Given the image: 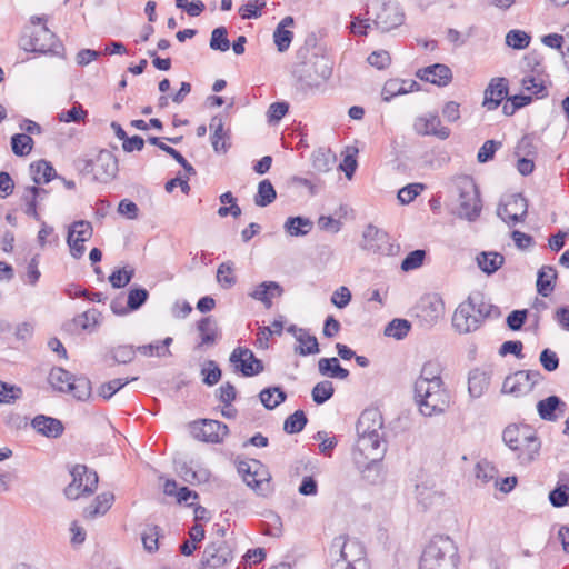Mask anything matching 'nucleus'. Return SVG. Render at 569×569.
<instances>
[{
	"label": "nucleus",
	"mask_w": 569,
	"mask_h": 569,
	"mask_svg": "<svg viewBox=\"0 0 569 569\" xmlns=\"http://www.w3.org/2000/svg\"><path fill=\"white\" fill-rule=\"evenodd\" d=\"M33 140L29 134L17 133L11 138V148L17 156H27L31 152Z\"/></svg>",
	"instance_id": "nucleus-52"
},
{
	"label": "nucleus",
	"mask_w": 569,
	"mask_h": 569,
	"mask_svg": "<svg viewBox=\"0 0 569 569\" xmlns=\"http://www.w3.org/2000/svg\"><path fill=\"white\" fill-rule=\"evenodd\" d=\"M31 426L38 433L48 438H58L63 432V425L60 420L43 415L36 416Z\"/></svg>",
	"instance_id": "nucleus-26"
},
{
	"label": "nucleus",
	"mask_w": 569,
	"mask_h": 569,
	"mask_svg": "<svg viewBox=\"0 0 569 569\" xmlns=\"http://www.w3.org/2000/svg\"><path fill=\"white\" fill-rule=\"evenodd\" d=\"M149 297V292L144 288H132L128 292L127 307L129 310H138Z\"/></svg>",
	"instance_id": "nucleus-64"
},
{
	"label": "nucleus",
	"mask_w": 569,
	"mask_h": 569,
	"mask_svg": "<svg viewBox=\"0 0 569 569\" xmlns=\"http://www.w3.org/2000/svg\"><path fill=\"white\" fill-rule=\"evenodd\" d=\"M197 329L200 333L201 341L198 348L202 346H213L219 338L218 322L211 316L204 317L197 323Z\"/></svg>",
	"instance_id": "nucleus-30"
},
{
	"label": "nucleus",
	"mask_w": 569,
	"mask_h": 569,
	"mask_svg": "<svg viewBox=\"0 0 569 569\" xmlns=\"http://www.w3.org/2000/svg\"><path fill=\"white\" fill-rule=\"evenodd\" d=\"M452 188L457 194V217L470 222L476 221L480 217L482 202L475 180L469 176H459L453 180Z\"/></svg>",
	"instance_id": "nucleus-6"
},
{
	"label": "nucleus",
	"mask_w": 569,
	"mask_h": 569,
	"mask_svg": "<svg viewBox=\"0 0 569 569\" xmlns=\"http://www.w3.org/2000/svg\"><path fill=\"white\" fill-rule=\"evenodd\" d=\"M34 183L41 184L49 182L56 174L54 168L46 160H39L30 166Z\"/></svg>",
	"instance_id": "nucleus-44"
},
{
	"label": "nucleus",
	"mask_w": 569,
	"mask_h": 569,
	"mask_svg": "<svg viewBox=\"0 0 569 569\" xmlns=\"http://www.w3.org/2000/svg\"><path fill=\"white\" fill-rule=\"evenodd\" d=\"M283 292L281 286L276 281H263L258 284L249 296L258 301H261L266 308H270L272 306L271 299L273 297H280Z\"/></svg>",
	"instance_id": "nucleus-28"
},
{
	"label": "nucleus",
	"mask_w": 569,
	"mask_h": 569,
	"mask_svg": "<svg viewBox=\"0 0 569 569\" xmlns=\"http://www.w3.org/2000/svg\"><path fill=\"white\" fill-rule=\"evenodd\" d=\"M228 431L227 425L211 419H204L192 427L194 438L212 443L220 442L223 437L227 436Z\"/></svg>",
	"instance_id": "nucleus-22"
},
{
	"label": "nucleus",
	"mask_w": 569,
	"mask_h": 569,
	"mask_svg": "<svg viewBox=\"0 0 569 569\" xmlns=\"http://www.w3.org/2000/svg\"><path fill=\"white\" fill-rule=\"evenodd\" d=\"M229 360L234 371L241 372L244 377H252L263 371L262 361L248 348L237 347Z\"/></svg>",
	"instance_id": "nucleus-15"
},
{
	"label": "nucleus",
	"mask_w": 569,
	"mask_h": 569,
	"mask_svg": "<svg viewBox=\"0 0 569 569\" xmlns=\"http://www.w3.org/2000/svg\"><path fill=\"white\" fill-rule=\"evenodd\" d=\"M91 170L97 181L110 182L117 177L119 170L118 159L111 151L102 150L93 161Z\"/></svg>",
	"instance_id": "nucleus-20"
},
{
	"label": "nucleus",
	"mask_w": 569,
	"mask_h": 569,
	"mask_svg": "<svg viewBox=\"0 0 569 569\" xmlns=\"http://www.w3.org/2000/svg\"><path fill=\"white\" fill-rule=\"evenodd\" d=\"M458 546L448 536H435L425 547L419 569H458Z\"/></svg>",
	"instance_id": "nucleus-4"
},
{
	"label": "nucleus",
	"mask_w": 569,
	"mask_h": 569,
	"mask_svg": "<svg viewBox=\"0 0 569 569\" xmlns=\"http://www.w3.org/2000/svg\"><path fill=\"white\" fill-rule=\"evenodd\" d=\"M443 313L445 303L437 295L422 297L416 307V316L425 326H433Z\"/></svg>",
	"instance_id": "nucleus-17"
},
{
	"label": "nucleus",
	"mask_w": 569,
	"mask_h": 569,
	"mask_svg": "<svg viewBox=\"0 0 569 569\" xmlns=\"http://www.w3.org/2000/svg\"><path fill=\"white\" fill-rule=\"evenodd\" d=\"M442 366L439 361L430 360L423 363L419 377L415 383H435L445 385L442 380Z\"/></svg>",
	"instance_id": "nucleus-31"
},
{
	"label": "nucleus",
	"mask_w": 569,
	"mask_h": 569,
	"mask_svg": "<svg viewBox=\"0 0 569 569\" xmlns=\"http://www.w3.org/2000/svg\"><path fill=\"white\" fill-rule=\"evenodd\" d=\"M567 405L557 396H549L546 399L538 401L537 411L539 417L546 421H556L558 419L557 410L565 413Z\"/></svg>",
	"instance_id": "nucleus-27"
},
{
	"label": "nucleus",
	"mask_w": 569,
	"mask_h": 569,
	"mask_svg": "<svg viewBox=\"0 0 569 569\" xmlns=\"http://www.w3.org/2000/svg\"><path fill=\"white\" fill-rule=\"evenodd\" d=\"M277 198V191L270 180L264 179L259 182L258 191L254 196V203L258 207H267L272 203Z\"/></svg>",
	"instance_id": "nucleus-47"
},
{
	"label": "nucleus",
	"mask_w": 569,
	"mask_h": 569,
	"mask_svg": "<svg viewBox=\"0 0 569 569\" xmlns=\"http://www.w3.org/2000/svg\"><path fill=\"white\" fill-rule=\"evenodd\" d=\"M361 246L362 249L372 253L382 256H391L395 253V247L390 242L388 233L372 224L366 227Z\"/></svg>",
	"instance_id": "nucleus-13"
},
{
	"label": "nucleus",
	"mask_w": 569,
	"mask_h": 569,
	"mask_svg": "<svg viewBox=\"0 0 569 569\" xmlns=\"http://www.w3.org/2000/svg\"><path fill=\"white\" fill-rule=\"evenodd\" d=\"M415 131L420 136H433L440 140H446L450 137V129L442 126L439 116L435 112H428L418 117L413 123Z\"/></svg>",
	"instance_id": "nucleus-21"
},
{
	"label": "nucleus",
	"mask_w": 569,
	"mask_h": 569,
	"mask_svg": "<svg viewBox=\"0 0 569 569\" xmlns=\"http://www.w3.org/2000/svg\"><path fill=\"white\" fill-rule=\"evenodd\" d=\"M23 395L19 386L0 380V403H14Z\"/></svg>",
	"instance_id": "nucleus-57"
},
{
	"label": "nucleus",
	"mask_w": 569,
	"mask_h": 569,
	"mask_svg": "<svg viewBox=\"0 0 569 569\" xmlns=\"http://www.w3.org/2000/svg\"><path fill=\"white\" fill-rule=\"evenodd\" d=\"M266 4L267 0H248L239 8V14L242 19H257L262 16Z\"/></svg>",
	"instance_id": "nucleus-56"
},
{
	"label": "nucleus",
	"mask_w": 569,
	"mask_h": 569,
	"mask_svg": "<svg viewBox=\"0 0 569 569\" xmlns=\"http://www.w3.org/2000/svg\"><path fill=\"white\" fill-rule=\"evenodd\" d=\"M40 192H46V189L36 187V186H31V187L26 188L23 197H22L23 201L26 202V210H24L26 214L34 218L36 220H40V216L37 211V200H38V197L40 196Z\"/></svg>",
	"instance_id": "nucleus-48"
},
{
	"label": "nucleus",
	"mask_w": 569,
	"mask_h": 569,
	"mask_svg": "<svg viewBox=\"0 0 569 569\" xmlns=\"http://www.w3.org/2000/svg\"><path fill=\"white\" fill-rule=\"evenodd\" d=\"M426 186L423 183H410L398 191V200L402 204H408L416 199L423 190Z\"/></svg>",
	"instance_id": "nucleus-60"
},
{
	"label": "nucleus",
	"mask_w": 569,
	"mask_h": 569,
	"mask_svg": "<svg viewBox=\"0 0 569 569\" xmlns=\"http://www.w3.org/2000/svg\"><path fill=\"white\" fill-rule=\"evenodd\" d=\"M210 129L213 131L211 136V144L213 150L218 153H226L230 147V143H228V136L223 130L222 119L218 116H214L210 120Z\"/></svg>",
	"instance_id": "nucleus-32"
},
{
	"label": "nucleus",
	"mask_w": 569,
	"mask_h": 569,
	"mask_svg": "<svg viewBox=\"0 0 569 569\" xmlns=\"http://www.w3.org/2000/svg\"><path fill=\"white\" fill-rule=\"evenodd\" d=\"M313 227V222L305 217H290L286 220L283 229L291 237H302L308 234Z\"/></svg>",
	"instance_id": "nucleus-39"
},
{
	"label": "nucleus",
	"mask_w": 569,
	"mask_h": 569,
	"mask_svg": "<svg viewBox=\"0 0 569 569\" xmlns=\"http://www.w3.org/2000/svg\"><path fill=\"white\" fill-rule=\"evenodd\" d=\"M101 313L97 309H89L74 318L76 326L92 331L100 322Z\"/></svg>",
	"instance_id": "nucleus-51"
},
{
	"label": "nucleus",
	"mask_w": 569,
	"mask_h": 569,
	"mask_svg": "<svg viewBox=\"0 0 569 569\" xmlns=\"http://www.w3.org/2000/svg\"><path fill=\"white\" fill-rule=\"evenodd\" d=\"M383 420L378 409H366L361 412L357 422L358 436L380 435Z\"/></svg>",
	"instance_id": "nucleus-23"
},
{
	"label": "nucleus",
	"mask_w": 569,
	"mask_h": 569,
	"mask_svg": "<svg viewBox=\"0 0 569 569\" xmlns=\"http://www.w3.org/2000/svg\"><path fill=\"white\" fill-rule=\"evenodd\" d=\"M318 370L320 375L345 380L349 377V371L340 366L339 360L336 357L321 358L318 361Z\"/></svg>",
	"instance_id": "nucleus-37"
},
{
	"label": "nucleus",
	"mask_w": 569,
	"mask_h": 569,
	"mask_svg": "<svg viewBox=\"0 0 569 569\" xmlns=\"http://www.w3.org/2000/svg\"><path fill=\"white\" fill-rule=\"evenodd\" d=\"M210 48L222 52L229 50L230 41L228 39V31L224 27L213 29L210 39Z\"/></svg>",
	"instance_id": "nucleus-58"
},
{
	"label": "nucleus",
	"mask_w": 569,
	"mask_h": 569,
	"mask_svg": "<svg viewBox=\"0 0 569 569\" xmlns=\"http://www.w3.org/2000/svg\"><path fill=\"white\" fill-rule=\"evenodd\" d=\"M295 24V20L291 16L284 17L276 30L273 31V42L279 52H286L293 39V32L288 30V28Z\"/></svg>",
	"instance_id": "nucleus-29"
},
{
	"label": "nucleus",
	"mask_w": 569,
	"mask_h": 569,
	"mask_svg": "<svg viewBox=\"0 0 569 569\" xmlns=\"http://www.w3.org/2000/svg\"><path fill=\"white\" fill-rule=\"evenodd\" d=\"M557 271L551 266H542L538 271L537 291L542 297H548L555 290Z\"/></svg>",
	"instance_id": "nucleus-36"
},
{
	"label": "nucleus",
	"mask_w": 569,
	"mask_h": 569,
	"mask_svg": "<svg viewBox=\"0 0 569 569\" xmlns=\"http://www.w3.org/2000/svg\"><path fill=\"white\" fill-rule=\"evenodd\" d=\"M366 16L368 18L365 19H361L360 16H351L353 19L349 26L351 33L367 36L371 28L370 21L377 29L388 32L401 26L405 20V14L397 3L381 2L380 0H372L367 6Z\"/></svg>",
	"instance_id": "nucleus-1"
},
{
	"label": "nucleus",
	"mask_w": 569,
	"mask_h": 569,
	"mask_svg": "<svg viewBox=\"0 0 569 569\" xmlns=\"http://www.w3.org/2000/svg\"><path fill=\"white\" fill-rule=\"evenodd\" d=\"M505 445L516 453L520 465L535 461L541 449V441L528 425H509L502 432Z\"/></svg>",
	"instance_id": "nucleus-3"
},
{
	"label": "nucleus",
	"mask_w": 569,
	"mask_h": 569,
	"mask_svg": "<svg viewBox=\"0 0 569 569\" xmlns=\"http://www.w3.org/2000/svg\"><path fill=\"white\" fill-rule=\"evenodd\" d=\"M406 81H400L397 79L388 80L381 91L382 99L385 101H390L393 97L399 94H405L412 90L415 86H417L416 81H410V87H406Z\"/></svg>",
	"instance_id": "nucleus-43"
},
{
	"label": "nucleus",
	"mask_w": 569,
	"mask_h": 569,
	"mask_svg": "<svg viewBox=\"0 0 569 569\" xmlns=\"http://www.w3.org/2000/svg\"><path fill=\"white\" fill-rule=\"evenodd\" d=\"M307 422L306 413L302 410H296L284 420L283 430L289 435L299 433L303 430Z\"/></svg>",
	"instance_id": "nucleus-49"
},
{
	"label": "nucleus",
	"mask_w": 569,
	"mask_h": 569,
	"mask_svg": "<svg viewBox=\"0 0 569 569\" xmlns=\"http://www.w3.org/2000/svg\"><path fill=\"white\" fill-rule=\"evenodd\" d=\"M549 501L555 508L569 506V485L558 482L549 492Z\"/></svg>",
	"instance_id": "nucleus-55"
},
{
	"label": "nucleus",
	"mask_w": 569,
	"mask_h": 569,
	"mask_svg": "<svg viewBox=\"0 0 569 569\" xmlns=\"http://www.w3.org/2000/svg\"><path fill=\"white\" fill-rule=\"evenodd\" d=\"M87 116V111L82 108L80 103H74L71 109L63 110L58 113V119L60 122H80L84 120Z\"/></svg>",
	"instance_id": "nucleus-63"
},
{
	"label": "nucleus",
	"mask_w": 569,
	"mask_h": 569,
	"mask_svg": "<svg viewBox=\"0 0 569 569\" xmlns=\"http://www.w3.org/2000/svg\"><path fill=\"white\" fill-rule=\"evenodd\" d=\"M48 382L54 390L70 393L79 401L88 400L91 396V382L88 378L76 377L61 367L50 370Z\"/></svg>",
	"instance_id": "nucleus-7"
},
{
	"label": "nucleus",
	"mask_w": 569,
	"mask_h": 569,
	"mask_svg": "<svg viewBox=\"0 0 569 569\" xmlns=\"http://www.w3.org/2000/svg\"><path fill=\"white\" fill-rule=\"evenodd\" d=\"M259 398L267 409L272 410L286 400L287 395L279 387H270L261 390Z\"/></svg>",
	"instance_id": "nucleus-45"
},
{
	"label": "nucleus",
	"mask_w": 569,
	"mask_h": 569,
	"mask_svg": "<svg viewBox=\"0 0 569 569\" xmlns=\"http://www.w3.org/2000/svg\"><path fill=\"white\" fill-rule=\"evenodd\" d=\"M508 94V86L505 78L492 79L485 91L483 106L488 110H495Z\"/></svg>",
	"instance_id": "nucleus-25"
},
{
	"label": "nucleus",
	"mask_w": 569,
	"mask_h": 569,
	"mask_svg": "<svg viewBox=\"0 0 569 569\" xmlns=\"http://www.w3.org/2000/svg\"><path fill=\"white\" fill-rule=\"evenodd\" d=\"M386 446L381 435L358 436L353 450V459L357 465H375L382 460L386 453Z\"/></svg>",
	"instance_id": "nucleus-9"
},
{
	"label": "nucleus",
	"mask_w": 569,
	"mask_h": 569,
	"mask_svg": "<svg viewBox=\"0 0 569 569\" xmlns=\"http://www.w3.org/2000/svg\"><path fill=\"white\" fill-rule=\"evenodd\" d=\"M531 37L522 30L513 29L506 34V44L516 50L526 49L530 43Z\"/></svg>",
	"instance_id": "nucleus-53"
},
{
	"label": "nucleus",
	"mask_w": 569,
	"mask_h": 569,
	"mask_svg": "<svg viewBox=\"0 0 569 569\" xmlns=\"http://www.w3.org/2000/svg\"><path fill=\"white\" fill-rule=\"evenodd\" d=\"M92 234V224L87 220H78L70 226L67 236V243L70 248V253L74 259H80L84 254V242L89 241Z\"/></svg>",
	"instance_id": "nucleus-14"
},
{
	"label": "nucleus",
	"mask_w": 569,
	"mask_h": 569,
	"mask_svg": "<svg viewBox=\"0 0 569 569\" xmlns=\"http://www.w3.org/2000/svg\"><path fill=\"white\" fill-rule=\"evenodd\" d=\"M330 557L332 569H369L365 547L357 539L336 537L330 546Z\"/></svg>",
	"instance_id": "nucleus-5"
},
{
	"label": "nucleus",
	"mask_w": 569,
	"mask_h": 569,
	"mask_svg": "<svg viewBox=\"0 0 569 569\" xmlns=\"http://www.w3.org/2000/svg\"><path fill=\"white\" fill-rule=\"evenodd\" d=\"M297 79L302 90L318 88L331 76V68L323 57L315 56L309 62L303 63L297 71Z\"/></svg>",
	"instance_id": "nucleus-8"
},
{
	"label": "nucleus",
	"mask_w": 569,
	"mask_h": 569,
	"mask_svg": "<svg viewBox=\"0 0 569 569\" xmlns=\"http://www.w3.org/2000/svg\"><path fill=\"white\" fill-rule=\"evenodd\" d=\"M113 499L114 496L111 492L98 495L93 503L84 509V517L93 519L98 516L104 515L110 509Z\"/></svg>",
	"instance_id": "nucleus-38"
},
{
	"label": "nucleus",
	"mask_w": 569,
	"mask_h": 569,
	"mask_svg": "<svg viewBox=\"0 0 569 569\" xmlns=\"http://www.w3.org/2000/svg\"><path fill=\"white\" fill-rule=\"evenodd\" d=\"M417 76L425 81L439 87L447 86L452 79V72L450 68L442 63H436L417 72Z\"/></svg>",
	"instance_id": "nucleus-24"
},
{
	"label": "nucleus",
	"mask_w": 569,
	"mask_h": 569,
	"mask_svg": "<svg viewBox=\"0 0 569 569\" xmlns=\"http://www.w3.org/2000/svg\"><path fill=\"white\" fill-rule=\"evenodd\" d=\"M201 375L203 376V383L213 386L219 382L222 372L216 361L208 360L201 370Z\"/></svg>",
	"instance_id": "nucleus-62"
},
{
	"label": "nucleus",
	"mask_w": 569,
	"mask_h": 569,
	"mask_svg": "<svg viewBox=\"0 0 569 569\" xmlns=\"http://www.w3.org/2000/svg\"><path fill=\"white\" fill-rule=\"evenodd\" d=\"M333 392L335 388L331 381H320L313 387L311 391L312 400L317 405H322L333 396Z\"/></svg>",
	"instance_id": "nucleus-54"
},
{
	"label": "nucleus",
	"mask_w": 569,
	"mask_h": 569,
	"mask_svg": "<svg viewBox=\"0 0 569 569\" xmlns=\"http://www.w3.org/2000/svg\"><path fill=\"white\" fill-rule=\"evenodd\" d=\"M419 412L425 417H433L443 413L450 407V393L445 385L437 388L432 396L415 402Z\"/></svg>",
	"instance_id": "nucleus-19"
},
{
	"label": "nucleus",
	"mask_w": 569,
	"mask_h": 569,
	"mask_svg": "<svg viewBox=\"0 0 569 569\" xmlns=\"http://www.w3.org/2000/svg\"><path fill=\"white\" fill-rule=\"evenodd\" d=\"M528 211V203L520 193L509 196L505 202L500 203L497 214L508 223H518L523 221Z\"/></svg>",
	"instance_id": "nucleus-18"
},
{
	"label": "nucleus",
	"mask_w": 569,
	"mask_h": 569,
	"mask_svg": "<svg viewBox=\"0 0 569 569\" xmlns=\"http://www.w3.org/2000/svg\"><path fill=\"white\" fill-rule=\"evenodd\" d=\"M476 261L482 272L492 274L502 267L505 257L499 252L482 251L476 257Z\"/></svg>",
	"instance_id": "nucleus-34"
},
{
	"label": "nucleus",
	"mask_w": 569,
	"mask_h": 569,
	"mask_svg": "<svg viewBox=\"0 0 569 569\" xmlns=\"http://www.w3.org/2000/svg\"><path fill=\"white\" fill-rule=\"evenodd\" d=\"M537 67L532 70V74L525 76L521 80L522 88L533 94L542 93L546 90L545 80L541 77L542 69L539 63Z\"/></svg>",
	"instance_id": "nucleus-46"
},
{
	"label": "nucleus",
	"mask_w": 569,
	"mask_h": 569,
	"mask_svg": "<svg viewBox=\"0 0 569 569\" xmlns=\"http://www.w3.org/2000/svg\"><path fill=\"white\" fill-rule=\"evenodd\" d=\"M162 529L157 525H147L141 532V541L146 551L152 553L159 549Z\"/></svg>",
	"instance_id": "nucleus-42"
},
{
	"label": "nucleus",
	"mask_w": 569,
	"mask_h": 569,
	"mask_svg": "<svg viewBox=\"0 0 569 569\" xmlns=\"http://www.w3.org/2000/svg\"><path fill=\"white\" fill-rule=\"evenodd\" d=\"M490 385V376L479 369L471 370L468 377V391L471 398H480Z\"/></svg>",
	"instance_id": "nucleus-33"
},
{
	"label": "nucleus",
	"mask_w": 569,
	"mask_h": 569,
	"mask_svg": "<svg viewBox=\"0 0 569 569\" xmlns=\"http://www.w3.org/2000/svg\"><path fill=\"white\" fill-rule=\"evenodd\" d=\"M239 473L243 481L252 488L258 495L267 496L270 491V475L257 460L251 462H240Z\"/></svg>",
	"instance_id": "nucleus-11"
},
{
	"label": "nucleus",
	"mask_w": 569,
	"mask_h": 569,
	"mask_svg": "<svg viewBox=\"0 0 569 569\" xmlns=\"http://www.w3.org/2000/svg\"><path fill=\"white\" fill-rule=\"evenodd\" d=\"M296 340L299 346L295 348V351L300 356L315 355L319 352L318 340L315 336L310 335L308 330H300Z\"/></svg>",
	"instance_id": "nucleus-41"
},
{
	"label": "nucleus",
	"mask_w": 569,
	"mask_h": 569,
	"mask_svg": "<svg viewBox=\"0 0 569 569\" xmlns=\"http://www.w3.org/2000/svg\"><path fill=\"white\" fill-rule=\"evenodd\" d=\"M499 316L498 307L491 305L482 292L473 291L456 309L452 325L460 333H469L479 329L487 318Z\"/></svg>",
	"instance_id": "nucleus-2"
},
{
	"label": "nucleus",
	"mask_w": 569,
	"mask_h": 569,
	"mask_svg": "<svg viewBox=\"0 0 569 569\" xmlns=\"http://www.w3.org/2000/svg\"><path fill=\"white\" fill-rule=\"evenodd\" d=\"M72 481L64 489L68 499L76 500L84 495H91L98 485V475L84 465H77L71 471Z\"/></svg>",
	"instance_id": "nucleus-10"
},
{
	"label": "nucleus",
	"mask_w": 569,
	"mask_h": 569,
	"mask_svg": "<svg viewBox=\"0 0 569 569\" xmlns=\"http://www.w3.org/2000/svg\"><path fill=\"white\" fill-rule=\"evenodd\" d=\"M411 325L406 319H393L391 320L385 328V335L387 337H392L397 340L403 339L409 330Z\"/></svg>",
	"instance_id": "nucleus-50"
},
{
	"label": "nucleus",
	"mask_w": 569,
	"mask_h": 569,
	"mask_svg": "<svg viewBox=\"0 0 569 569\" xmlns=\"http://www.w3.org/2000/svg\"><path fill=\"white\" fill-rule=\"evenodd\" d=\"M233 559V550L231 546L224 540L210 542L206 546L201 565L212 569L221 568Z\"/></svg>",
	"instance_id": "nucleus-16"
},
{
	"label": "nucleus",
	"mask_w": 569,
	"mask_h": 569,
	"mask_svg": "<svg viewBox=\"0 0 569 569\" xmlns=\"http://www.w3.org/2000/svg\"><path fill=\"white\" fill-rule=\"evenodd\" d=\"M137 378H132V380H136ZM129 379H113L108 382L102 383L98 389V395L102 397L103 399L108 400L110 399L117 391H119L122 387H124L127 383H129Z\"/></svg>",
	"instance_id": "nucleus-59"
},
{
	"label": "nucleus",
	"mask_w": 569,
	"mask_h": 569,
	"mask_svg": "<svg viewBox=\"0 0 569 569\" xmlns=\"http://www.w3.org/2000/svg\"><path fill=\"white\" fill-rule=\"evenodd\" d=\"M234 263L226 261L219 264L216 279L222 289H231L237 283Z\"/></svg>",
	"instance_id": "nucleus-40"
},
{
	"label": "nucleus",
	"mask_w": 569,
	"mask_h": 569,
	"mask_svg": "<svg viewBox=\"0 0 569 569\" xmlns=\"http://www.w3.org/2000/svg\"><path fill=\"white\" fill-rule=\"evenodd\" d=\"M56 36L44 26L22 38L24 50L40 53L52 52L59 54L57 48H61V44L56 46Z\"/></svg>",
	"instance_id": "nucleus-12"
},
{
	"label": "nucleus",
	"mask_w": 569,
	"mask_h": 569,
	"mask_svg": "<svg viewBox=\"0 0 569 569\" xmlns=\"http://www.w3.org/2000/svg\"><path fill=\"white\" fill-rule=\"evenodd\" d=\"M426 251L417 249L411 251L401 262V269L405 272L416 270L423 264Z\"/></svg>",
	"instance_id": "nucleus-61"
},
{
	"label": "nucleus",
	"mask_w": 569,
	"mask_h": 569,
	"mask_svg": "<svg viewBox=\"0 0 569 569\" xmlns=\"http://www.w3.org/2000/svg\"><path fill=\"white\" fill-rule=\"evenodd\" d=\"M501 391L516 397L529 393V385L525 381L523 371L519 370L506 377Z\"/></svg>",
	"instance_id": "nucleus-35"
}]
</instances>
